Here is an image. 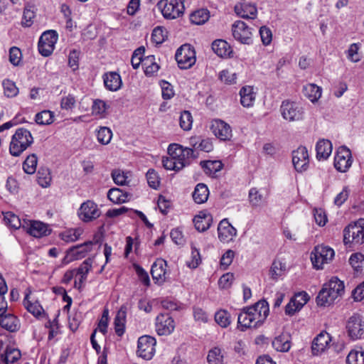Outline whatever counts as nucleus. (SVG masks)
<instances>
[{"mask_svg":"<svg viewBox=\"0 0 364 364\" xmlns=\"http://www.w3.org/2000/svg\"><path fill=\"white\" fill-rule=\"evenodd\" d=\"M343 242L354 245L364 244V219L360 218L344 228Z\"/></svg>","mask_w":364,"mask_h":364,"instance_id":"1","label":"nucleus"},{"mask_svg":"<svg viewBox=\"0 0 364 364\" xmlns=\"http://www.w3.org/2000/svg\"><path fill=\"white\" fill-rule=\"evenodd\" d=\"M156 6L165 19H176L184 12V0H160Z\"/></svg>","mask_w":364,"mask_h":364,"instance_id":"2","label":"nucleus"},{"mask_svg":"<svg viewBox=\"0 0 364 364\" xmlns=\"http://www.w3.org/2000/svg\"><path fill=\"white\" fill-rule=\"evenodd\" d=\"M175 58L179 68L186 70L191 68L196 63V51L190 44H183L177 49Z\"/></svg>","mask_w":364,"mask_h":364,"instance_id":"3","label":"nucleus"},{"mask_svg":"<svg viewBox=\"0 0 364 364\" xmlns=\"http://www.w3.org/2000/svg\"><path fill=\"white\" fill-rule=\"evenodd\" d=\"M334 255V250L328 246L318 245L315 247L311 254L313 266L317 269H323V265L331 262Z\"/></svg>","mask_w":364,"mask_h":364,"instance_id":"4","label":"nucleus"},{"mask_svg":"<svg viewBox=\"0 0 364 364\" xmlns=\"http://www.w3.org/2000/svg\"><path fill=\"white\" fill-rule=\"evenodd\" d=\"M249 311L254 321L255 328H257L264 323L269 315V304L264 299L259 300L254 305L250 306Z\"/></svg>","mask_w":364,"mask_h":364,"instance_id":"5","label":"nucleus"},{"mask_svg":"<svg viewBox=\"0 0 364 364\" xmlns=\"http://www.w3.org/2000/svg\"><path fill=\"white\" fill-rule=\"evenodd\" d=\"M282 117L287 121H299L304 117V109L296 102L284 100L280 106Z\"/></svg>","mask_w":364,"mask_h":364,"instance_id":"6","label":"nucleus"},{"mask_svg":"<svg viewBox=\"0 0 364 364\" xmlns=\"http://www.w3.org/2000/svg\"><path fill=\"white\" fill-rule=\"evenodd\" d=\"M156 341L150 336H142L138 339L137 355L144 360H151L155 354Z\"/></svg>","mask_w":364,"mask_h":364,"instance_id":"7","label":"nucleus"},{"mask_svg":"<svg viewBox=\"0 0 364 364\" xmlns=\"http://www.w3.org/2000/svg\"><path fill=\"white\" fill-rule=\"evenodd\" d=\"M346 330L352 340L360 339L364 336V320L358 314H353L347 321Z\"/></svg>","mask_w":364,"mask_h":364,"instance_id":"8","label":"nucleus"},{"mask_svg":"<svg viewBox=\"0 0 364 364\" xmlns=\"http://www.w3.org/2000/svg\"><path fill=\"white\" fill-rule=\"evenodd\" d=\"M232 33L234 38L242 44L250 45L252 43V28L244 21L238 20L232 26Z\"/></svg>","mask_w":364,"mask_h":364,"instance_id":"9","label":"nucleus"},{"mask_svg":"<svg viewBox=\"0 0 364 364\" xmlns=\"http://www.w3.org/2000/svg\"><path fill=\"white\" fill-rule=\"evenodd\" d=\"M176 327L173 318L167 313L159 314L155 320V329L159 336L171 334Z\"/></svg>","mask_w":364,"mask_h":364,"instance_id":"10","label":"nucleus"},{"mask_svg":"<svg viewBox=\"0 0 364 364\" xmlns=\"http://www.w3.org/2000/svg\"><path fill=\"white\" fill-rule=\"evenodd\" d=\"M77 215L82 221L88 223L99 218L101 211L94 201L87 200L81 204Z\"/></svg>","mask_w":364,"mask_h":364,"instance_id":"11","label":"nucleus"},{"mask_svg":"<svg viewBox=\"0 0 364 364\" xmlns=\"http://www.w3.org/2000/svg\"><path fill=\"white\" fill-rule=\"evenodd\" d=\"M168 154L171 159H189L198 157L194 154V150L190 148H183L178 144H171L168 147Z\"/></svg>","mask_w":364,"mask_h":364,"instance_id":"12","label":"nucleus"},{"mask_svg":"<svg viewBox=\"0 0 364 364\" xmlns=\"http://www.w3.org/2000/svg\"><path fill=\"white\" fill-rule=\"evenodd\" d=\"M218 238L222 242L232 241L236 236L237 230L228 222L227 219L222 220L218 227Z\"/></svg>","mask_w":364,"mask_h":364,"instance_id":"13","label":"nucleus"},{"mask_svg":"<svg viewBox=\"0 0 364 364\" xmlns=\"http://www.w3.org/2000/svg\"><path fill=\"white\" fill-rule=\"evenodd\" d=\"M167 262L163 259H157L151 265V274L155 283L163 284L166 280Z\"/></svg>","mask_w":364,"mask_h":364,"instance_id":"14","label":"nucleus"},{"mask_svg":"<svg viewBox=\"0 0 364 364\" xmlns=\"http://www.w3.org/2000/svg\"><path fill=\"white\" fill-rule=\"evenodd\" d=\"M331 336L326 331L321 332L313 341L311 346L312 353L318 355L323 353L328 346Z\"/></svg>","mask_w":364,"mask_h":364,"instance_id":"15","label":"nucleus"},{"mask_svg":"<svg viewBox=\"0 0 364 364\" xmlns=\"http://www.w3.org/2000/svg\"><path fill=\"white\" fill-rule=\"evenodd\" d=\"M237 15L243 18L255 19L257 15V9L255 4L241 2L235 6Z\"/></svg>","mask_w":364,"mask_h":364,"instance_id":"16","label":"nucleus"},{"mask_svg":"<svg viewBox=\"0 0 364 364\" xmlns=\"http://www.w3.org/2000/svg\"><path fill=\"white\" fill-rule=\"evenodd\" d=\"M211 129L215 136L220 140H229L232 136L230 125L222 120H215L211 126Z\"/></svg>","mask_w":364,"mask_h":364,"instance_id":"17","label":"nucleus"},{"mask_svg":"<svg viewBox=\"0 0 364 364\" xmlns=\"http://www.w3.org/2000/svg\"><path fill=\"white\" fill-rule=\"evenodd\" d=\"M0 326L6 331L14 333L20 329L21 323L17 316L13 314L6 313L0 316Z\"/></svg>","mask_w":364,"mask_h":364,"instance_id":"18","label":"nucleus"},{"mask_svg":"<svg viewBox=\"0 0 364 364\" xmlns=\"http://www.w3.org/2000/svg\"><path fill=\"white\" fill-rule=\"evenodd\" d=\"M102 77L105 87L109 91H117L122 85L121 76L116 72L105 73Z\"/></svg>","mask_w":364,"mask_h":364,"instance_id":"19","label":"nucleus"},{"mask_svg":"<svg viewBox=\"0 0 364 364\" xmlns=\"http://www.w3.org/2000/svg\"><path fill=\"white\" fill-rule=\"evenodd\" d=\"M93 242L87 241L83 244L73 247L68 251V254L71 256L72 259L77 260L85 257L87 252L92 249Z\"/></svg>","mask_w":364,"mask_h":364,"instance_id":"20","label":"nucleus"},{"mask_svg":"<svg viewBox=\"0 0 364 364\" xmlns=\"http://www.w3.org/2000/svg\"><path fill=\"white\" fill-rule=\"evenodd\" d=\"M255 328L254 321L249 311V306L244 307L237 316V328L245 331L247 328Z\"/></svg>","mask_w":364,"mask_h":364,"instance_id":"21","label":"nucleus"},{"mask_svg":"<svg viewBox=\"0 0 364 364\" xmlns=\"http://www.w3.org/2000/svg\"><path fill=\"white\" fill-rule=\"evenodd\" d=\"M127 311V306L122 305L115 316L114 320V331L118 336H122L124 333Z\"/></svg>","mask_w":364,"mask_h":364,"instance_id":"22","label":"nucleus"},{"mask_svg":"<svg viewBox=\"0 0 364 364\" xmlns=\"http://www.w3.org/2000/svg\"><path fill=\"white\" fill-rule=\"evenodd\" d=\"M272 347L279 352H288L291 348V336L282 333L272 341Z\"/></svg>","mask_w":364,"mask_h":364,"instance_id":"23","label":"nucleus"},{"mask_svg":"<svg viewBox=\"0 0 364 364\" xmlns=\"http://www.w3.org/2000/svg\"><path fill=\"white\" fill-rule=\"evenodd\" d=\"M213 51L221 58L230 57L232 50L227 41L222 39L215 40L211 45Z\"/></svg>","mask_w":364,"mask_h":364,"instance_id":"24","label":"nucleus"},{"mask_svg":"<svg viewBox=\"0 0 364 364\" xmlns=\"http://www.w3.org/2000/svg\"><path fill=\"white\" fill-rule=\"evenodd\" d=\"M132 194L128 192H124L119 188H110L107 192V198L112 203L121 204L130 200Z\"/></svg>","mask_w":364,"mask_h":364,"instance_id":"25","label":"nucleus"},{"mask_svg":"<svg viewBox=\"0 0 364 364\" xmlns=\"http://www.w3.org/2000/svg\"><path fill=\"white\" fill-rule=\"evenodd\" d=\"M323 287H326L328 291L331 292L336 299L344 294V283L336 277H333L329 282L325 283Z\"/></svg>","mask_w":364,"mask_h":364,"instance_id":"26","label":"nucleus"},{"mask_svg":"<svg viewBox=\"0 0 364 364\" xmlns=\"http://www.w3.org/2000/svg\"><path fill=\"white\" fill-rule=\"evenodd\" d=\"M27 232L35 237H41L48 235L50 233V230L42 222L32 221L29 227L27 228Z\"/></svg>","mask_w":364,"mask_h":364,"instance_id":"27","label":"nucleus"},{"mask_svg":"<svg viewBox=\"0 0 364 364\" xmlns=\"http://www.w3.org/2000/svg\"><path fill=\"white\" fill-rule=\"evenodd\" d=\"M333 146L331 141L320 139L316 145L317 159H327L332 152Z\"/></svg>","mask_w":364,"mask_h":364,"instance_id":"28","label":"nucleus"},{"mask_svg":"<svg viewBox=\"0 0 364 364\" xmlns=\"http://www.w3.org/2000/svg\"><path fill=\"white\" fill-rule=\"evenodd\" d=\"M253 87L244 86L240 90V103L245 107H250L254 105L255 93Z\"/></svg>","mask_w":364,"mask_h":364,"instance_id":"29","label":"nucleus"},{"mask_svg":"<svg viewBox=\"0 0 364 364\" xmlns=\"http://www.w3.org/2000/svg\"><path fill=\"white\" fill-rule=\"evenodd\" d=\"M209 196V189L208 186L203 183H198L192 193V197L195 203L202 204L207 201Z\"/></svg>","mask_w":364,"mask_h":364,"instance_id":"30","label":"nucleus"},{"mask_svg":"<svg viewBox=\"0 0 364 364\" xmlns=\"http://www.w3.org/2000/svg\"><path fill=\"white\" fill-rule=\"evenodd\" d=\"M31 293V290L27 289L23 299V306L28 312H30L34 316L38 317L44 311L38 301L31 302L29 300Z\"/></svg>","mask_w":364,"mask_h":364,"instance_id":"31","label":"nucleus"},{"mask_svg":"<svg viewBox=\"0 0 364 364\" xmlns=\"http://www.w3.org/2000/svg\"><path fill=\"white\" fill-rule=\"evenodd\" d=\"M11 139L20 144V146L24 145L27 148L33 143L31 133L24 128H18Z\"/></svg>","mask_w":364,"mask_h":364,"instance_id":"32","label":"nucleus"},{"mask_svg":"<svg viewBox=\"0 0 364 364\" xmlns=\"http://www.w3.org/2000/svg\"><path fill=\"white\" fill-rule=\"evenodd\" d=\"M144 74L146 77H153L156 75L160 67L155 61L154 55L145 57L142 61Z\"/></svg>","mask_w":364,"mask_h":364,"instance_id":"33","label":"nucleus"},{"mask_svg":"<svg viewBox=\"0 0 364 364\" xmlns=\"http://www.w3.org/2000/svg\"><path fill=\"white\" fill-rule=\"evenodd\" d=\"M213 217L210 214L200 213L193 219L195 228L199 232L207 230L211 225Z\"/></svg>","mask_w":364,"mask_h":364,"instance_id":"34","label":"nucleus"},{"mask_svg":"<svg viewBox=\"0 0 364 364\" xmlns=\"http://www.w3.org/2000/svg\"><path fill=\"white\" fill-rule=\"evenodd\" d=\"M223 161H200V166L205 173L209 176H214L223 168Z\"/></svg>","mask_w":364,"mask_h":364,"instance_id":"35","label":"nucleus"},{"mask_svg":"<svg viewBox=\"0 0 364 364\" xmlns=\"http://www.w3.org/2000/svg\"><path fill=\"white\" fill-rule=\"evenodd\" d=\"M304 95L311 102L317 101L321 96V88L315 84H307L303 87Z\"/></svg>","mask_w":364,"mask_h":364,"instance_id":"36","label":"nucleus"},{"mask_svg":"<svg viewBox=\"0 0 364 364\" xmlns=\"http://www.w3.org/2000/svg\"><path fill=\"white\" fill-rule=\"evenodd\" d=\"M209 11L206 9H201L190 15V21L193 24L202 25L209 19Z\"/></svg>","mask_w":364,"mask_h":364,"instance_id":"37","label":"nucleus"},{"mask_svg":"<svg viewBox=\"0 0 364 364\" xmlns=\"http://www.w3.org/2000/svg\"><path fill=\"white\" fill-rule=\"evenodd\" d=\"M336 299L326 287H323L316 296V303L318 306H326L331 304Z\"/></svg>","mask_w":364,"mask_h":364,"instance_id":"38","label":"nucleus"},{"mask_svg":"<svg viewBox=\"0 0 364 364\" xmlns=\"http://www.w3.org/2000/svg\"><path fill=\"white\" fill-rule=\"evenodd\" d=\"M21 356V354L19 350L7 347L4 353L1 355V359L5 364H9L16 362Z\"/></svg>","mask_w":364,"mask_h":364,"instance_id":"39","label":"nucleus"},{"mask_svg":"<svg viewBox=\"0 0 364 364\" xmlns=\"http://www.w3.org/2000/svg\"><path fill=\"white\" fill-rule=\"evenodd\" d=\"M348 364H364V349L361 347L352 350L346 358Z\"/></svg>","mask_w":364,"mask_h":364,"instance_id":"40","label":"nucleus"},{"mask_svg":"<svg viewBox=\"0 0 364 364\" xmlns=\"http://www.w3.org/2000/svg\"><path fill=\"white\" fill-rule=\"evenodd\" d=\"M286 264L279 260L274 259L269 269V274L272 279L277 280L279 277L284 274Z\"/></svg>","mask_w":364,"mask_h":364,"instance_id":"41","label":"nucleus"},{"mask_svg":"<svg viewBox=\"0 0 364 364\" xmlns=\"http://www.w3.org/2000/svg\"><path fill=\"white\" fill-rule=\"evenodd\" d=\"M4 221L6 226L14 230H17L21 226L24 228L18 216L11 212L4 213Z\"/></svg>","mask_w":364,"mask_h":364,"instance_id":"42","label":"nucleus"},{"mask_svg":"<svg viewBox=\"0 0 364 364\" xmlns=\"http://www.w3.org/2000/svg\"><path fill=\"white\" fill-rule=\"evenodd\" d=\"M35 16L36 13L33 6L30 5L25 6L21 21L22 26L26 28L31 26Z\"/></svg>","mask_w":364,"mask_h":364,"instance_id":"43","label":"nucleus"},{"mask_svg":"<svg viewBox=\"0 0 364 364\" xmlns=\"http://www.w3.org/2000/svg\"><path fill=\"white\" fill-rule=\"evenodd\" d=\"M305 305V300L303 301H299L294 296L292 297L289 302L285 306V314L288 316L294 315L296 311H299Z\"/></svg>","mask_w":364,"mask_h":364,"instance_id":"44","label":"nucleus"},{"mask_svg":"<svg viewBox=\"0 0 364 364\" xmlns=\"http://www.w3.org/2000/svg\"><path fill=\"white\" fill-rule=\"evenodd\" d=\"M53 112L49 110H43L36 114L35 122L40 125L50 124L53 122Z\"/></svg>","mask_w":364,"mask_h":364,"instance_id":"45","label":"nucleus"},{"mask_svg":"<svg viewBox=\"0 0 364 364\" xmlns=\"http://www.w3.org/2000/svg\"><path fill=\"white\" fill-rule=\"evenodd\" d=\"M168 38V31L163 26L156 27L151 33V39L156 44L163 43Z\"/></svg>","mask_w":364,"mask_h":364,"instance_id":"46","label":"nucleus"},{"mask_svg":"<svg viewBox=\"0 0 364 364\" xmlns=\"http://www.w3.org/2000/svg\"><path fill=\"white\" fill-rule=\"evenodd\" d=\"M207 360L208 364H223V355L221 349L215 347L209 350Z\"/></svg>","mask_w":364,"mask_h":364,"instance_id":"47","label":"nucleus"},{"mask_svg":"<svg viewBox=\"0 0 364 364\" xmlns=\"http://www.w3.org/2000/svg\"><path fill=\"white\" fill-rule=\"evenodd\" d=\"M193 124V117L188 110H184L181 113L179 117V125L184 131H188L191 129Z\"/></svg>","mask_w":364,"mask_h":364,"instance_id":"48","label":"nucleus"},{"mask_svg":"<svg viewBox=\"0 0 364 364\" xmlns=\"http://www.w3.org/2000/svg\"><path fill=\"white\" fill-rule=\"evenodd\" d=\"M2 85L4 95L7 97H14L18 95V88L13 81L9 79L4 80Z\"/></svg>","mask_w":364,"mask_h":364,"instance_id":"49","label":"nucleus"},{"mask_svg":"<svg viewBox=\"0 0 364 364\" xmlns=\"http://www.w3.org/2000/svg\"><path fill=\"white\" fill-rule=\"evenodd\" d=\"M215 321L223 328H226L230 324V315L225 310H220L215 314Z\"/></svg>","mask_w":364,"mask_h":364,"instance_id":"50","label":"nucleus"},{"mask_svg":"<svg viewBox=\"0 0 364 364\" xmlns=\"http://www.w3.org/2000/svg\"><path fill=\"white\" fill-rule=\"evenodd\" d=\"M58 39V34L55 30H48L44 31L41 36L39 41L41 43H49L50 46H55Z\"/></svg>","mask_w":364,"mask_h":364,"instance_id":"51","label":"nucleus"},{"mask_svg":"<svg viewBox=\"0 0 364 364\" xmlns=\"http://www.w3.org/2000/svg\"><path fill=\"white\" fill-rule=\"evenodd\" d=\"M38 178L37 181L39 186L43 188H47L50 186L51 177L50 176V172L47 168H41L38 171Z\"/></svg>","mask_w":364,"mask_h":364,"instance_id":"52","label":"nucleus"},{"mask_svg":"<svg viewBox=\"0 0 364 364\" xmlns=\"http://www.w3.org/2000/svg\"><path fill=\"white\" fill-rule=\"evenodd\" d=\"M189 161H161L163 166L166 170L178 171L186 165H189Z\"/></svg>","mask_w":364,"mask_h":364,"instance_id":"53","label":"nucleus"},{"mask_svg":"<svg viewBox=\"0 0 364 364\" xmlns=\"http://www.w3.org/2000/svg\"><path fill=\"white\" fill-rule=\"evenodd\" d=\"M112 136V132L110 129L103 127L100 129L97 134L98 141L102 144L109 143Z\"/></svg>","mask_w":364,"mask_h":364,"instance_id":"54","label":"nucleus"},{"mask_svg":"<svg viewBox=\"0 0 364 364\" xmlns=\"http://www.w3.org/2000/svg\"><path fill=\"white\" fill-rule=\"evenodd\" d=\"M93 259L90 257L86 259L77 269V274L82 276V279H86L87 274L92 268Z\"/></svg>","mask_w":364,"mask_h":364,"instance_id":"55","label":"nucleus"},{"mask_svg":"<svg viewBox=\"0 0 364 364\" xmlns=\"http://www.w3.org/2000/svg\"><path fill=\"white\" fill-rule=\"evenodd\" d=\"M146 177L149 186L154 189H157L160 184L159 177L157 173L154 169L151 168L147 171Z\"/></svg>","mask_w":364,"mask_h":364,"instance_id":"56","label":"nucleus"},{"mask_svg":"<svg viewBox=\"0 0 364 364\" xmlns=\"http://www.w3.org/2000/svg\"><path fill=\"white\" fill-rule=\"evenodd\" d=\"M22 58V53L21 50L13 46L9 49V62L14 66L19 65Z\"/></svg>","mask_w":364,"mask_h":364,"instance_id":"57","label":"nucleus"},{"mask_svg":"<svg viewBox=\"0 0 364 364\" xmlns=\"http://www.w3.org/2000/svg\"><path fill=\"white\" fill-rule=\"evenodd\" d=\"M164 100H170L174 96L173 86L167 81L163 80L160 82Z\"/></svg>","mask_w":364,"mask_h":364,"instance_id":"58","label":"nucleus"},{"mask_svg":"<svg viewBox=\"0 0 364 364\" xmlns=\"http://www.w3.org/2000/svg\"><path fill=\"white\" fill-rule=\"evenodd\" d=\"M201 262V257L199 250L191 246V260L187 262V265L192 269H196Z\"/></svg>","mask_w":364,"mask_h":364,"instance_id":"59","label":"nucleus"},{"mask_svg":"<svg viewBox=\"0 0 364 364\" xmlns=\"http://www.w3.org/2000/svg\"><path fill=\"white\" fill-rule=\"evenodd\" d=\"M219 77L225 84L232 85L236 83L237 75L235 73H230L228 70H223L220 73Z\"/></svg>","mask_w":364,"mask_h":364,"instance_id":"60","label":"nucleus"},{"mask_svg":"<svg viewBox=\"0 0 364 364\" xmlns=\"http://www.w3.org/2000/svg\"><path fill=\"white\" fill-rule=\"evenodd\" d=\"M249 200L252 205L259 206L262 202L263 197L256 188H252L249 191Z\"/></svg>","mask_w":364,"mask_h":364,"instance_id":"61","label":"nucleus"},{"mask_svg":"<svg viewBox=\"0 0 364 364\" xmlns=\"http://www.w3.org/2000/svg\"><path fill=\"white\" fill-rule=\"evenodd\" d=\"M79 56L80 51L73 49L70 50L68 55V66L73 69V70H76L78 69L79 66Z\"/></svg>","mask_w":364,"mask_h":364,"instance_id":"62","label":"nucleus"},{"mask_svg":"<svg viewBox=\"0 0 364 364\" xmlns=\"http://www.w3.org/2000/svg\"><path fill=\"white\" fill-rule=\"evenodd\" d=\"M234 279V275L232 273L223 274L218 280V286L220 289H228L231 287Z\"/></svg>","mask_w":364,"mask_h":364,"instance_id":"63","label":"nucleus"},{"mask_svg":"<svg viewBox=\"0 0 364 364\" xmlns=\"http://www.w3.org/2000/svg\"><path fill=\"white\" fill-rule=\"evenodd\" d=\"M112 178L116 184L122 186L126 183L127 176L124 171L117 169L112 171Z\"/></svg>","mask_w":364,"mask_h":364,"instance_id":"64","label":"nucleus"}]
</instances>
